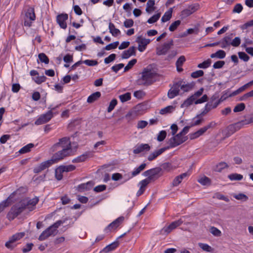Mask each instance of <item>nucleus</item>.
Returning <instances> with one entry per match:
<instances>
[{
    "label": "nucleus",
    "instance_id": "f257e3e1",
    "mask_svg": "<svg viewBox=\"0 0 253 253\" xmlns=\"http://www.w3.org/2000/svg\"><path fill=\"white\" fill-rule=\"evenodd\" d=\"M156 73L151 70L145 68L142 72L140 78L137 80V84L139 85H149L153 83V79L155 77Z\"/></svg>",
    "mask_w": 253,
    "mask_h": 253
},
{
    "label": "nucleus",
    "instance_id": "f03ea898",
    "mask_svg": "<svg viewBox=\"0 0 253 253\" xmlns=\"http://www.w3.org/2000/svg\"><path fill=\"white\" fill-rule=\"evenodd\" d=\"M25 206L26 205L22 200L13 205L7 214L8 219L10 221L13 220L26 209Z\"/></svg>",
    "mask_w": 253,
    "mask_h": 253
},
{
    "label": "nucleus",
    "instance_id": "7ed1b4c3",
    "mask_svg": "<svg viewBox=\"0 0 253 253\" xmlns=\"http://www.w3.org/2000/svg\"><path fill=\"white\" fill-rule=\"evenodd\" d=\"M73 155L72 149H70L68 147L62 148V150L58 151L52 156L50 160H52V163L54 164L58 161L63 160L65 157Z\"/></svg>",
    "mask_w": 253,
    "mask_h": 253
},
{
    "label": "nucleus",
    "instance_id": "20e7f679",
    "mask_svg": "<svg viewBox=\"0 0 253 253\" xmlns=\"http://www.w3.org/2000/svg\"><path fill=\"white\" fill-rule=\"evenodd\" d=\"M58 107V105L55 107H51L50 106L48 108L50 110H49L46 113L41 115L40 117L35 121V124L36 125H40L49 121L53 117L52 111Z\"/></svg>",
    "mask_w": 253,
    "mask_h": 253
},
{
    "label": "nucleus",
    "instance_id": "39448f33",
    "mask_svg": "<svg viewBox=\"0 0 253 253\" xmlns=\"http://www.w3.org/2000/svg\"><path fill=\"white\" fill-rule=\"evenodd\" d=\"M144 176H147V178L151 181H154L161 176L162 172L160 167H156L147 170L143 173Z\"/></svg>",
    "mask_w": 253,
    "mask_h": 253
},
{
    "label": "nucleus",
    "instance_id": "423d86ee",
    "mask_svg": "<svg viewBox=\"0 0 253 253\" xmlns=\"http://www.w3.org/2000/svg\"><path fill=\"white\" fill-rule=\"evenodd\" d=\"M68 147L70 149H72L70 138L69 137H64L59 139V141L54 144L52 147V151H55L59 149Z\"/></svg>",
    "mask_w": 253,
    "mask_h": 253
},
{
    "label": "nucleus",
    "instance_id": "0eeeda50",
    "mask_svg": "<svg viewBox=\"0 0 253 253\" xmlns=\"http://www.w3.org/2000/svg\"><path fill=\"white\" fill-rule=\"evenodd\" d=\"M181 136V133H178L175 136L170 138L168 141L169 145L167 146L168 149L175 147L183 143V141H182Z\"/></svg>",
    "mask_w": 253,
    "mask_h": 253
},
{
    "label": "nucleus",
    "instance_id": "6e6552de",
    "mask_svg": "<svg viewBox=\"0 0 253 253\" xmlns=\"http://www.w3.org/2000/svg\"><path fill=\"white\" fill-rule=\"evenodd\" d=\"M173 45V41L171 39L168 42H165L161 47L157 48V54L159 55H165Z\"/></svg>",
    "mask_w": 253,
    "mask_h": 253
},
{
    "label": "nucleus",
    "instance_id": "1a4fd4ad",
    "mask_svg": "<svg viewBox=\"0 0 253 253\" xmlns=\"http://www.w3.org/2000/svg\"><path fill=\"white\" fill-rule=\"evenodd\" d=\"M52 164V160H48L42 163L40 165L35 167L33 169L34 172L38 173L41 171L44 170L46 168H49Z\"/></svg>",
    "mask_w": 253,
    "mask_h": 253
},
{
    "label": "nucleus",
    "instance_id": "9d476101",
    "mask_svg": "<svg viewBox=\"0 0 253 253\" xmlns=\"http://www.w3.org/2000/svg\"><path fill=\"white\" fill-rule=\"evenodd\" d=\"M214 100H215V98L212 97L211 100L206 104L203 111L200 115H197V117H199L200 116H203L209 112L212 109L216 108L217 106L214 102Z\"/></svg>",
    "mask_w": 253,
    "mask_h": 253
},
{
    "label": "nucleus",
    "instance_id": "9b49d317",
    "mask_svg": "<svg viewBox=\"0 0 253 253\" xmlns=\"http://www.w3.org/2000/svg\"><path fill=\"white\" fill-rule=\"evenodd\" d=\"M68 18V15L66 13L59 14L56 17V21L61 28L65 29L67 28L66 21Z\"/></svg>",
    "mask_w": 253,
    "mask_h": 253
},
{
    "label": "nucleus",
    "instance_id": "f8f14e48",
    "mask_svg": "<svg viewBox=\"0 0 253 253\" xmlns=\"http://www.w3.org/2000/svg\"><path fill=\"white\" fill-rule=\"evenodd\" d=\"M22 201L26 205V209H28L29 211H32L35 209V206L38 203L39 199L38 197H35L32 199H30L28 201L25 200H22Z\"/></svg>",
    "mask_w": 253,
    "mask_h": 253
},
{
    "label": "nucleus",
    "instance_id": "ddd939ff",
    "mask_svg": "<svg viewBox=\"0 0 253 253\" xmlns=\"http://www.w3.org/2000/svg\"><path fill=\"white\" fill-rule=\"evenodd\" d=\"M56 235L55 231H53L49 227L43 231L39 237V240L43 241L47 239L50 236H54Z\"/></svg>",
    "mask_w": 253,
    "mask_h": 253
},
{
    "label": "nucleus",
    "instance_id": "4468645a",
    "mask_svg": "<svg viewBox=\"0 0 253 253\" xmlns=\"http://www.w3.org/2000/svg\"><path fill=\"white\" fill-rule=\"evenodd\" d=\"M16 194V192L12 193L6 199L0 203V212L2 211L4 209L10 206L12 203L11 199L14 197Z\"/></svg>",
    "mask_w": 253,
    "mask_h": 253
},
{
    "label": "nucleus",
    "instance_id": "2eb2a0df",
    "mask_svg": "<svg viewBox=\"0 0 253 253\" xmlns=\"http://www.w3.org/2000/svg\"><path fill=\"white\" fill-rule=\"evenodd\" d=\"M124 217L120 216L111 223L106 228V230L110 231L111 229H116L119 226L120 224L124 221Z\"/></svg>",
    "mask_w": 253,
    "mask_h": 253
},
{
    "label": "nucleus",
    "instance_id": "dca6fc26",
    "mask_svg": "<svg viewBox=\"0 0 253 253\" xmlns=\"http://www.w3.org/2000/svg\"><path fill=\"white\" fill-rule=\"evenodd\" d=\"M136 55V47L131 46L127 50H124L122 54L123 59H127L131 56Z\"/></svg>",
    "mask_w": 253,
    "mask_h": 253
},
{
    "label": "nucleus",
    "instance_id": "f3484780",
    "mask_svg": "<svg viewBox=\"0 0 253 253\" xmlns=\"http://www.w3.org/2000/svg\"><path fill=\"white\" fill-rule=\"evenodd\" d=\"M150 150V146L148 144H141L136 146L133 150L135 154H139L143 151H149Z\"/></svg>",
    "mask_w": 253,
    "mask_h": 253
},
{
    "label": "nucleus",
    "instance_id": "a211bd4d",
    "mask_svg": "<svg viewBox=\"0 0 253 253\" xmlns=\"http://www.w3.org/2000/svg\"><path fill=\"white\" fill-rule=\"evenodd\" d=\"M233 36V34H231L228 36H225L222 40L220 41L221 47L222 48H225L227 46L231 45L232 39Z\"/></svg>",
    "mask_w": 253,
    "mask_h": 253
},
{
    "label": "nucleus",
    "instance_id": "6ab92c4d",
    "mask_svg": "<svg viewBox=\"0 0 253 253\" xmlns=\"http://www.w3.org/2000/svg\"><path fill=\"white\" fill-rule=\"evenodd\" d=\"M168 148L165 147L162 148L158 150H156L153 153H151L148 157V160L149 161H152L156 159L158 156L164 153L166 150H168Z\"/></svg>",
    "mask_w": 253,
    "mask_h": 253
},
{
    "label": "nucleus",
    "instance_id": "aec40b11",
    "mask_svg": "<svg viewBox=\"0 0 253 253\" xmlns=\"http://www.w3.org/2000/svg\"><path fill=\"white\" fill-rule=\"evenodd\" d=\"M94 184V182L92 181H88L85 183L81 184L78 186V190L80 192L88 190L93 186Z\"/></svg>",
    "mask_w": 253,
    "mask_h": 253
},
{
    "label": "nucleus",
    "instance_id": "412c9836",
    "mask_svg": "<svg viewBox=\"0 0 253 253\" xmlns=\"http://www.w3.org/2000/svg\"><path fill=\"white\" fill-rule=\"evenodd\" d=\"M119 245L118 241H115L113 243L108 245L105 247L101 251V252L108 253L116 249Z\"/></svg>",
    "mask_w": 253,
    "mask_h": 253
},
{
    "label": "nucleus",
    "instance_id": "4be33fe9",
    "mask_svg": "<svg viewBox=\"0 0 253 253\" xmlns=\"http://www.w3.org/2000/svg\"><path fill=\"white\" fill-rule=\"evenodd\" d=\"M25 18L29 19L31 21H34L36 19L34 8L29 7L27 9L25 13Z\"/></svg>",
    "mask_w": 253,
    "mask_h": 253
},
{
    "label": "nucleus",
    "instance_id": "5701e85b",
    "mask_svg": "<svg viewBox=\"0 0 253 253\" xmlns=\"http://www.w3.org/2000/svg\"><path fill=\"white\" fill-rule=\"evenodd\" d=\"M101 95V93L99 91H96L88 97L87 102L89 103H92L99 98Z\"/></svg>",
    "mask_w": 253,
    "mask_h": 253
},
{
    "label": "nucleus",
    "instance_id": "b1692460",
    "mask_svg": "<svg viewBox=\"0 0 253 253\" xmlns=\"http://www.w3.org/2000/svg\"><path fill=\"white\" fill-rule=\"evenodd\" d=\"M109 30L110 33L114 37H117L121 34L120 31L116 28L115 25L112 22H110L109 24Z\"/></svg>",
    "mask_w": 253,
    "mask_h": 253
},
{
    "label": "nucleus",
    "instance_id": "393cba45",
    "mask_svg": "<svg viewBox=\"0 0 253 253\" xmlns=\"http://www.w3.org/2000/svg\"><path fill=\"white\" fill-rule=\"evenodd\" d=\"M226 56V52L223 50H218L216 52L211 55V58H217L219 59H223Z\"/></svg>",
    "mask_w": 253,
    "mask_h": 253
},
{
    "label": "nucleus",
    "instance_id": "a878e982",
    "mask_svg": "<svg viewBox=\"0 0 253 253\" xmlns=\"http://www.w3.org/2000/svg\"><path fill=\"white\" fill-rule=\"evenodd\" d=\"M160 168L161 169V172H162V174L164 172H169L173 169L172 166L170 163H165L162 164Z\"/></svg>",
    "mask_w": 253,
    "mask_h": 253
},
{
    "label": "nucleus",
    "instance_id": "bb28decb",
    "mask_svg": "<svg viewBox=\"0 0 253 253\" xmlns=\"http://www.w3.org/2000/svg\"><path fill=\"white\" fill-rule=\"evenodd\" d=\"M195 85V83L194 82L186 84H182V83L181 86V89L183 90L184 92H188L189 90H191L194 87Z\"/></svg>",
    "mask_w": 253,
    "mask_h": 253
},
{
    "label": "nucleus",
    "instance_id": "cd10ccee",
    "mask_svg": "<svg viewBox=\"0 0 253 253\" xmlns=\"http://www.w3.org/2000/svg\"><path fill=\"white\" fill-rule=\"evenodd\" d=\"M240 123H238L233 125H229L227 129L230 132V134H233L240 128Z\"/></svg>",
    "mask_w": 253,
    "mask_h": 253
},
{
    "label": "nucleus",
    "instance_id": "c85d7f7f",
    "mask_svg": "<svg viewBox=\"0 0 253 253\" xmlns=\"http://www.w3.org/2000/svg\"><path fill=\"white\" fill-rule=\"evenodd\" d=\"M155 4L154 0H149L147 2L146 11L148 13H150L154 11L155 10V7H154Z\"/></svg>",
    "mask_w": 253,
    "mask_h": 253
},
{
    "label": "nucleus",
    "instance_id": "c756f323",
    "mask_svg": "<svg viewBox=\"0 0 253 253\" xmlns=\"http://www.w3.org/2000/svg\"><path fill=\"white\" fill-rule=\"evenodd\" d=\"M25 235L24 232H20L15 234L10 237L9 240L12 243H13L15 241L21 239Z\"/></svg>",
    "mask_w": 253,
    "mask_h": 253
},
{
    "label": "nucleus",
    "instance_id": "7c9ffc66",
    "mask_svg": "<svg viewBox=\"0 0 253 253\" xmlns=\"http://www.w3.org/2000/svg\"><path fill=\"white\" fill-rule=\"evenodd\" d=\"M66 219L59 220L55 222L54 224L49 226L53 231H55V233L57 234L58 233L57 228L62 224L65 222Z\"/></svg>",
    "mask_w": 253,
    "mask_h": 253
},
{
    "label": "nucleus",
    "instance_id": "2f4dec72",
    "mask_svg": "<svg viewBox=\"0 0 253 253\" xmlns=\"http://www.w3.org/2000/svg\"><path fill=\"white\" fill-rule=\"evenodd\" d=\"M66 219L59 220L55 222L54 224L49 226L53 231H55V233L57 234L58 233L57 228L62 224L65 222Z\"/></svg>",
    "mask_w": 253,
    "mask_h": 253
},
{
    "label": "nucleus",
    "instance_id": "473e14b6",
    "mask_svg": "<svg viewBox=\"0 0 253 253\" xmlns=\"http://www.w3.org/2000/svg\"><path fill=\"white\" fill-rule=\"evenodd\" d=\"M172 10L170 8L168 11L166 12L162 17L161 20L162 22H166L169 21L171 17Z\"/></svg>",
    "mask_w": 253,
    "mask_h": 253
},
{
    "label": "nucleus",
    "instance_id": "72a5a7b5",
    "mask_svg": "<svg viewBox=\"0 0 253 253\" xmlns=\"http://www.w3.org/2000/svg\"><path fill=\"white\" fill-rule=\"evenodd\" d=\"M195 100H194V98L192 97V96H190L188 98H187L184 102L181 105V108L184 107H188L191 105L193 104L194 102H195Z\"/></svg>",
    "mask_w": 253,
    "mask_h": 253
},
{
    "label": "nucleus",
    "instance_id": "f704fd0d",
    "mask_svg": "<svg viewBox=\"0 0 253 253\" xmlns=\"http://www.w3.org/2000/svg\"><path fill=\"white\" fill-rule=\"evenodd\" d=\"M228 178L231 181H239L243 179V176L241 174L234 173L228 175Z\"/></svg>",
    "mask_w": 253,
    "mask_h": 253
},
{
    "label": "nucleus",
    "instance_id": "c9c22d12",
    "mask_svg": "<svg viewBox=\"0 0 253 253\" xmlns=\"http://www.w3.org/2000/svg\"><path fill=\"white\" fill-rule=\"evenodd\" d=\"M150 42V40L149 39H144L141 44L138 45V50L140 52H143L146 49L147 45Z\"/></svg>",
    "mask_w": 253,
    "mask_h": 253
},
{
    "label": "nucleus",
    "instance_id": "e433bc0d",
    "mask_svg": "<svg viewBox=\"0 0 253 253\" xmlns=\"http://www.w3.org/2000/svg\"><path fill=\"white\" fill-rule=\"evenodd\" d=\"M146 164L143 163L139 166L137 168L134 169V170L131 173V177L135 176L138 174L141 171H142L146 167Z\"/></svg>",
    "mask_w": 253,
    "mask_h": 253
},
{
    "label": "nucleus",
    "instance_id": "4c0bfd02",
    "mask_svg": "<svg viewBox=\"0 0 253 253\" xmlns=\"http://www.w3.org/2000/svg\"><path fill=\"white\" fill-rule=\"evenodd\" d=\"M34 147V145L33 143H29L26 146L23 147L19 151V152L20 154H25L31 151V148Z\"/></svg>",
    "mask_w": 253,
    "mask_h": 253
},
{
    "label": "nucleus",
    "instance_id": "58836bf2",
    "mask_svg": "<svg viewBox=\"0 0 253 253\" xmlns=\"http://www.w3.org/2000/svg\"><path fill=\"white\" fill-rule=\"evenodd\" d=\"M75 169L76 167L73 165L60 166V171L69 172L74 170Z\"/></svg>",
    "mask_w": 253,
    "mask_h": 253
},
{
    "label": "nucleus",
    "instance_id": "ea45409f",
    "mask_svg": "<svg viewBox=\"0 0 253 253\" xmlns=\"http://www.w3.org/2000/svg\"><path fill=\"white\" fill-rule=\"evenodd\" d=\"M38 58L40 61L42 63H44L45 64L49 63V60L48 57L44 53H39L38 55Z\"/></svg>",
    "mask_w": 253,
    "mask_h": 253
},
{
    "label": "nucleus",
    "instance_id": "a19ab883",
    "mask_svg": "<svg viewBox=\"0 0 253 253\" xmlns=\"http://www.w3.org/2000/svg\"><path fill=\"white\" fill-rule=\"evenodd\" d=\"M119 99L123 103L131 99V93L130 92H126L125 94L120 95L119 96Z\"/></svg>",
    "mask_w": 253,
    "mask_h": 253
},
{
    "label": "nucleus",
    "instance_id": "79ce46f5",
    "mask_svg": "<svg viewBox=\"0 0 253 253\" xmlns=\"http://www.w3.org/2000/svg\"><path fill=\"white\" fill-rule=\"evenodd\" d=\"M228 167V165L226 163L220 162L216 166L214 170L217 172H221L223 169Z\"/></svg>",
    "mask_w": 253,
    "mask_h": 253
},
{
    "label": "nucleus",
    "instance_id": "37998d69",
    "mask_svg": "<svg viewBox=\"0 0 253 253\" xmlns=\"http://www.w3.org/2000/svg\"><path fill=\"white\" fill-rule=\"evenodd\" d=\"M211 60L210 59H208L202 63L199 64L197 67L199 68L206 69L211 66Z\"/></svg>",
    "mask_w": 253,
    "mask_h": 253
},
{
    "label": "nucleus",
    "instance_id": "c03bdc74",
    "mask_svg": "<svg viewBox=\"0 0 253 253\" xmlns=\"http://www.w3.org/2000/svg\"><path fill=\"white\" fill-rule=\"evenodd\" d=\"M198 182L203 185H210L211 184V179L207 176L201 178L198 180Z\"/></svg>",
    "mask_w": 253,
    "mask_h": 253
},
{
    "label": "nucleus",
    "instance_id": "a18cd8bd",
    "mask_svg": "<svg viewBox=\"0 0 253 253\" xmlns=\"http://www.w3.org/2000/svg\"><path fill=\"white\" fill-rule=\"evenodd\" d=\"M181 21L179 20H176L174 22L172 23L169 27V30L171 32L175 31L178 26L180 25Z\"/></svg>",
    "mask_w": 253,
    "mask_h": 253
},
{
    "label": "nucleus",
    "instance_id": "49530a36",
    "mask_svg": "<svg viewBox=\"0 0 253 253\" xmlns=\"http://www.w3.org/2000/svg\"><path fill=\"white\" fill-rule=\"evenodd\" d=\"M87 158V155L86 154H83L74 159L72 160V162L76 163H81L84 162L86 159Z\"/></svg>",
    "mask_w": 253,
    "mask_h": 253
},
{
    "label": "nucleus",
    "instance_id": "de8ad7c7",
    "mask_svg": "<svg viewBox=\"0 0 253 253\" xmlns=\"http://www.w3.org/2000/svg\"><path fill=\"white\" fill-rule=\"evenodd\" d=\"M137 62L136 59H133L128 62L127 65L124 68V72H126L130 70Z\"/></svg>",
    "mask_w": 253,
    "mask_h": 253
},
{
    "label": "nucleus",
    "instance_id": "09e8293b",
    "mask_svg": "<svg viewBox=\"0 0 253 253\" xmlns=\"http://www.w3.org/2000/svg\"><path fill=\"white\" fill-rule=\"evenodd\" d=\"M161 16V13H159L156 14L154 15L151 17H150L148 20L147 22L149 24H153L156 22H157Z\"/></svg>",
    "mask_w": 253,
    "mask_h": 253
},
{
    "label": "nucleus",
    "instance_id": "8fccbe9b",
    "mask_svg": "<svg viewBox=\"0 0 253 253\" xmlns=\"http://www.w3.org/2000/svg\"><path fill=\"white\" fill-rule=\"evenodd\" d=\"M238 54L239 58L244 62H248L250 59L249 56L244 52H239Z\"/></svg>",
    "mask_w": 253,
    "mask_h": 253
},
{
    "label": "nucleus",
    "instance_id": "3c124183",
    "mask_svg": "<svg viewBox=\"0 0 253 253\" xmlns=\"http://www.w3.org/2000/svg\"><path fill=\"white\" fill-rule=\"evenodd\" d=\"M179 92L177 90L172 88L170 89L168 93V96L169 98L172 99L179 94Z\"/></svg>",
    "mask_w": 253,
    "mask_h": 253
},
{
    "label": "nucleus",
    "instance_id": "603ef678",
    "mask_svg": "<svg viewBox=\"0 0 253 253\" xmlns=\"http://www.w3.org/2000/svg\"><path fill=\"white\" fill-rule=\"evenodd\" d=\"M119 42L118 41H116L113 43H111L108 45H107L105 47H104V49L106 50H110L112 49H115L117 48L118 45H119Z\"/></svg>",
    "mask_w": 253,
    "mask_h": 253
},
{
    "label": "nucleus",
    "instance_id": "864d4df0",
    "mask_svg": "<svg viewBox=\"0 0 253 253\" xmlns=\"http://www.w3.org/2000/svg\"><path fill=\"white\" fill-rule=\"evenodd\" d=\"M183 223V220L179 219L178 220L172 222L169 224L171 230L176 228L177 227L181 225Z\"/></svg>",
    "mask_w": 253,
    "mask_h": 253
},
{
    "label": "nucleus",
    "instance_id": "5fc2aeb1",
    "mask_svg": "<svg viewBox=\"0 0 253 253\" xmlns=\"http://www.w3.org/2000/svg\"><path fill=\"white\" fill-rule=\"evenodd\" d=\"M118 103L117 100L116 99H113L110 102L109 107L107 108L108 112H111L115 108V107L117 105Z\"/></svg>",
    "mask_w": 253,
    "mask_h": 253
},
{
    "label": "nucleus",
    "instance_id": "6e6d98bb",
    "mask_svg": "<svg viewBox=\"0 0 253 253\" xmlns=\"http://www.w3.org/2000/svg\"><path fill=\"white\" fill-rule=\"evenodd\" d=\"M233 197L237 200H242L244 201H246L248 199V196L243 193H240L239 194L234 195Z\"/></svg>",
    "mask_w": 253,
    "mask_h": 253
},
{
    "label": "nucleus",
    "instance_id": "4d7b16f0",
    "mask_svg": "<svg viewBox=\"0 0 253 253\" xmlns=\"http://www.w3.org/2000/svg\"><path fill=\"white\" fill-rule=\"evenodd\" d=\"M167 136V132L165 130H161L157 136V140L159 142L163 141Z\"/></svg>",
    "mask_w": 253,
    "mask_h": 253
},
{
    "label": "nucleus",
    "instance_id": "13d9d810",
    "mask_svg": "<svg viewBox=\"0 0 253 253\" xmlns=\"http://www.w3.org/2000/svg\"><path fill=\"white\" fill-rule=\"evenodd\" d=\"M245 108V105L243 103H241L240 104H237L234 108V112H239L242 111Z\"/></svg>",
    "mask_w": 253,
    "mask_h": 253
},
{
    "label": "nucleus",
    "instance_id": "bf43d9fd",
    "mask_svg": "<svg viewBox=\"0 0 253 253\" xmlns=\"http://www.w3.org/2000/svg\"><path fill=\"white\" fill-rule=\"evenodd\" d=\"M214 198H216L219 200H223L226 202H229V199L227 197L225 196L220 193H215Z\"/></svg>",
    "mask_w": 253,
    "mask_h": 253
},
{
    "label": "nucleus",
    "instance_id": "052dcab7",
    "mask_svg": "<svg viewBox=\"0 0 253 253\" xmlns=\"http://www.w3.org/2000/svg\"><path fill=\"white\" fill-rule=\"evenodd\" d=\"M35 82L37 84H41L42 83L44 82L46 80V77L44 76V75L41 76H37L34 79Z\"/></svg>",
    "mask_w": 253,
    "mask_h": 253
},
{
    "label": "nucleus",
    "instance_id": "680f3d73",
    "mask_svg": "<svg viewBox=\"0 0 253 253\" xmlns=\"http://www.w3.org/2000/svg\"><path fill=\"white\" fill-rule=\"evenodd\" d=\"M210 232L212 234L216 237H219L221 234V231L217 228L214 227H211V228Z\"/></svg>",
    "mask_w": 253,
    "mask_h": 253
},
{
    "label": "nucleus",
    "instance_id": "e2e57ef3",
    "mask_svg": "<svg viewBox=\"0 0 253 253\" xmlns=\"http://www.w3.org/2000/svg\"><path fill=\"white\" fill-rule=\"evenodd\" d=\"M204 72L202 70H198L191 73V76L193 78H197L202 77L204 75Z\"/></svg>",
    "mask_w": 253,
    "mask_h": 253
},
{
    "label": "nucleus",
    "instance_id": "0e129e2a",
    "mask_svg": "<svg viewBox=\"0 0 253 253\" xmlns=\"http://www.w3.org/2000/svg\"><path fill=\"white\" fill-rule=\"evenodd\" d=\"M173 108H174L172 106H168L163 109H162L160 110V113L161 114L164 115L167 113H170Z\"/></svg>",
    "mask_w": 253,
    "mask_h": 253
},
{
    "label": "nucleus",
    "instance_id": "69168bd1",
    "mask_svg": "<svg viewBox=\"0 0 253 253\" xmlns=\"http://www.w3.org/2000/svg\"><path fill=\"white\" fill-rule=\"evenodd\" d=\"M199 247L204 251L210 252L211 251V247L206 244L199 243Z\"/></svg>",
    "mask_w": 253,
    "mask_h": 253
},
{
    "label": "nucleus",
    "instance_id": "338daca9",
    "mask_svg": "<svg viewBox=\"0 0 253 253\" xmlns=\"http://www.w3.org/2000/svg\"><path fill=\"white\" fill-rule=\"evenodd\" d=\"M116 57V55L114 53L110 54L108 57H106L104 59V62L105 64H109L110 62L113 61Z\"/></svg>",
    "mask_w": 253,
    "mask_h": 253
},
{
    "label": "nucleus",
    "instance_id": "774afa93",
    "mask_svg": "<svg viewBox=\"0 0 253 253\" xmlns=\"http://www.w3.org/2000/svg\"><path fill=\"white\" fill-rule=\"evenodd\" d=\"M243 10V6L241 3L236 4L232 10L233 13H240Z\"/></svg>",
    "mask_w": 253,
    "mask_h": 253
}]
</instances>
